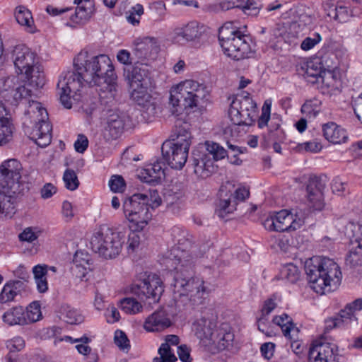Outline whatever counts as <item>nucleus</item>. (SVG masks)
Returning <instances> with one entry per match:
<instances>
[{
	"label": "nucleus",
	"instance_id": "14",
	"mask_svg": "<svg viewBox=\"0 0 362 362\" xmlns=\"http://www.w3.org/2000/svg\"><path fill=\"white\" fill-rule=\"evenodd\" d=\"M249 197L250 191L246 187L234 189L229 183L221 185L216 214L223 218L226 215L233 213L236 210L237 205L245 202Z\"/></svg>",
	"mask_w": 362,
	"mask_h": 362
},
{
	"label": "nucleus",
	"instance_id": "1",
	"mask_svg": "<svg viewBox=\"0 0 362 362\" xmlns=\"http://www.w3.org/2000/svg\"><path fill=\"white\" fill-rule=\"evenodd\" d=\"M96 87L101 98L113 99L117 92V76L110 58L106 54L90 57L81 52L74 59V69L63 74L57 85L61 103L66 109L71 99H81L83 89Z\"/></svg>",
	"mask_w": 362,
	"mask_h": 362
},
{
	"label": "nucleus",
	"instance_id": "32",
	"mask_svg": "<svg viewBox=\"0 0 362 362\" xmlns=\"http://www.w3.org/2000/svg\"><path fill=\"white\" fill-rule=\"evenodd\" d=\"M211 339L220 351L228 349L233 345L234 334L230 331L221 328L211 334Z\"/></svg>",
	"mask_w": 362,
	"mask_h": 362
},
{
	"label": "nucleus",
	"instance_id": "51",
	"mask_svg": "<svg viewBox=\"0 0 362 362\" xmlns=\"http://www.w3.org/2000/svg\"><path fill=\"white\" fill-rule=\"evenodd\" d=\"M115 344L122 351H128L130 348L129 340L122 330H117L114 337Z\"/></svg>",
	"mask_w": 362,
	"mask_h": 362
},
{
	"label": "nucleus",
	"instance_id": "62",
	"mask_svg": "<svg viewBox=\"0 0 362 362\" xmlns=\"http://www.w3.org/2000/svg\"><path fill=\"white\" fill-rule=\"evenodd\" d=\"M88 140L87 137L83 134L78 136L77 140L74 143L75 150L78 153H83L88 148Z\"/></svg>",
	"mask_w": 362,
	"mask_h": 362
},
{
	"label": "nucleus",
	"instance_id": "56",
	"mask_svg": "<svg viewBox=\"0 0 362 362\" xmlns=\"http://www.w3.org/2000/svg\"><path fill=\"white\" fill-rule=\"evenodd\" d=\"M277 296L274 294L269 298L267 299L261 310V313L269 316V314L277 307Z\"/></svg>",
	"mask_w": 362,
	"mask_h": 362
},
{
	"label": "nucleus",
	"instance_id": "31",
	"mask_svg": "<svg viewBox=\"0 0 362 362\" xmlns=\"http://www.w3.org/2000/svg\"><path fill=\"white\" fill-rule=\"evenodd\" d=\"M15 18L18 23L23 26L30 33L35 32L34 20L30 11L24 6H18L15 9Z\"/></svg>",
	"mask_w": 362,
	"mask_h": 362
},
{
	"label": "nucleus",
	"instance_id": "18",
	"mask_svg": "<svg viewBox=\"0 0 362 362\" xmlns=\"http://www.w3.org/2000/svg\"><path fill=\"white\" fill-rule=\"evenodd\" d=\"M147 66L136 64L132 66L124 68V76L127 80L130 88L138 87L152 88L154 86L153 81L150 76V72Z\"/></svg>",
	"mask_w": 362,
	"mask_h": 362
},
{
	"label": "nucleus",
	"instance_id": "24",
	"mask_svg": "<svg viewBox=\"0 0 362 362\" xmlns=\"http://www.w3.org/2000/svg\"><path fill=\"white\" fill-rule=\"evenodd\" d=\"M202 33V27L199 23L191 21L183 26L175 28L173 39L179 43L192 42L199 39Z\"/></svg>",
	"mask_w": 362,
	"mask_h": 362
},
{
	"label": "nucleus",
	"instance_id": "4",
	"mask_svg": "<svg viewBox=\"0 0 362 362\" xmlns=\"http://www.w3.org/2000/svg\"><path fill=\"white\" fill-rule=\"evenodd\" d=\"M230 25L226 23L219 29L218 40L224 54L235 60L252 57L255 49L250 36Z\"/></svg>",
	"mask_w": 362,
	"mask_h": 362
},
{
	"label": "nucleus",
	"instance_id": "58",
	"mask_svg": "<svg viewBox=\"0 0 362 362\" xmlns=\"http://www.w3.org/2000/svg\"><path fill=\"white\" fill-rule=\"evenodd\" d=\"M129 235L127 242V250L129 252H134L139 247L141 241V236L136 233L137 230H134Z\"/></svg>",
	"mask_w": 362,
	"mask_h": 362
},
{
	"label": "nucleus",
	"instance_id": "38",
	"mask_svg": "<svg viewBox=\"0 0 362 362\" xmlns=\"http://www.w3.org/2000/svg\"><path fill=\"white\" fill-rule=\"evenodd\" d=\"M59 317L70 325L80 324L83 321L82 315L69 305H62L59 310Z\"/></svg>",
	"mask_w": 362,
	"mask_h": 362
},
{
	"label": "nucleus",
	"instance_id": "33",
	"mask_svg": "<svg viewBox=\"0 0 362 362\" xmlns=\"http://www.w3.org/2000/svg\"><path fill=\"white\" fill-rule=\"evenodd\" d=\"M151 88L138 87L131 89V97L138 105L146 108L147 110L151 109L155 110V105L151 101V95L148 93V90Z\"/></svg>",
	"mask_w": 362,
	"mask_h": 362
},
{
	"label": "nucleus",
	"instance_id": "13",
	"mask_svg": "<svg viewBox=\"0 0 362 362\" xmlns=\"http://www.w3.org/2000/svg\"><path fill=\"white\" fill-rule=\"evenodd\" d=\"M131 293L141 300L152 299L157 302L164 288L160 277L156 274L140 273L131 285Z\"/></svg>",
	"mask_w": 362,
	"mask_h": 362
},
{
	"label": "nucleus",
	"instance_id": "60",
	"mask_svg": "<svg viewBox=\"0 0 362 362\" xmlns=\"http://www.w3.org/2000/svg\"><path fill=\"white\" fill-rule=\"evenodd\" d=\"M272 322L274 324L279 326L281 328L283 333L284 332V328L290 326L291 324H293L291 319L287 314L275 316L273 318Z\"/></svg>",
	"mask_w": 362,
	"mask_h": 362
},
{
	"label": "nucleus",
	"instance_id": "10",
	"mask_svg": "<svg viewBox=\"0 0 362 362\" xmlns=\"http://www.w3.org/2000/svg\"><path fill=\"white\" fill-rule=\"evenodd\" d=\"M172 235L175 243L171 250L170 260L173 265L187 264V262H196L203 254L193 243V237L186 230L174 228Z\"/></svg>",
	"mask_w": 362,
	"mask_h": 362
},
{
	"label": "nucleus",
	"instance_id": "20",
	"mask_svg": "<svg viewBox=\"0 0 362 362\" xmlns=\"http://www.w3.org/2000/svg\"><path fill=\"white\" fill-rule=\"evenodd\" d=\"M129 122L128 117L124 113L110 110L104 129L105 137L108 140L119 138Z\"/></svg>",
	"mask_w": 362,
	"mask_h": 362
},
{
	"label": "nucleus",
	"instance_id": "23",
	"mask_svg": "<svg viewBox=\"0 0 362 362\" xmlns=\"http://www.w3.org/2000/svg\"><path fill=\"white\" fill-rule=\"evenodd\" d=\"M171 325L169 314L164 309H159L146 319L144 327L148 332H160Z\"/></svg>",
	"mask_w": 362,
	"mask_h": 362
},
{
	"label": "nucleus",
	"instance_id": "59",
	"mask_svg": "<svg viewBox=\"0 0 362 362\" xmlns=\"http://www.w3.org/2000/svg\"><path fill=\"white\" fill-rule=\"evenodd\" d=\"M37 235L30 227L25 228L19 235L18 238L22 242L33 243L37 238Z\"/></svg>",
	"mask_w": 362,
	"mask_h": 362
},
{
	"label": "nucleus",
	"instance_id": "16",
	"mask_svg": "<svg viewBox=\"0 0 362 362\" xmlns=\"http://www.w3.org/2000/svg\"><path fill=\"white\" fill-rule=\"evenodd\" d=\"M31 90L16 76L0 80V94L6 100L16 105L19 101L31 96Z\"/></svg>",
	"mask_w": 362,
	"mask_h": 362
},
{
	"label": "nucleus",
	"instance_id": "50",
	"mask_svg": "<svg viewBox=\"0 0 362 362\" xmlns=\"http://www.w3.org/2000/svg\"><path fill=\"white\" fill-rule=\"evenodd\" d=\"M271 100H267L264 103V105L262 108V115L258 119V127L259 128H263L267 125V123L270 119V113H271Z\"/></svg>",
	"mask_w": 362,
	"mask_h": 362
},
{
	"label": "nucleus",
	"instance_id": "48",
	"mask_svg": "<svg viewBox=\"0 0 362 362\" xmlns=\"http://www.w3.org/2000/svg\"><path fill=\"white\" fill-rule=\"evenodd\" d=\"M78 258V253L76 252L74 259V263L75 266L74 267L72 268V271L73 273L75 274L76 277L80 279L81 282H86L88 280V279L86 278V275L88 273L87 268L85 266V264L79 262Z\"/></svg>",
	"mask_w": 362,
	"mask_h": 362
},
{
	"label": "nucleus",
	"instance_id": "12",
	"mask_svg": "<svg viewBox=\"0 0 362 362\" xmlns=\"http://www.w3.org/2000/svg\"><path fill=\"white\" fill-rule=\"evenodd\" d=\"M23 167L17 159H8L0 165V190L15 198L22 192L21 183Z\"/></svg>",
	"mask_w": 362,
	"mask_h": 362
},
{
	"label": "nucleus",
	"instance_id": "30",
	"mask_svg": "<svg viewBox=\"0 0 362 362\" xmlns=\"http://www.w3.org/2000/svg\"><path fill=\"white\" fill-rule=\"evenodd\" d=\"M172 141L179 144H186L187 147L191 145L192 135L189 132V124L186 122L177 120L171 136Z\"/></svg>",
	"mask_w": 362,
	"mask_h": 362
},
{
	"label": "nucleus",
	"instance_id": "47",
	"mask_svg": "<svg viewBox=\"0 0 362 362\" xmlns=\"http://www.w3.org/2000/svg\"><path fill=\"white\" fill-rule=\"evenodd\" d=\"M42 316L40 305L37 302L31 303L27 308L26 311V323L35 322L38 321Z\"/></svg>",
	"mask_w": 362,
	"mask_h": 362
},
{
	"label": "nucleus",
	"instance_id": "40",
	"mask_svg": "<svg viewBox=\"0 0 362 362\" xmlns=\"http://www.w3.org/2000/svg\"><path fill=\"white\" fill-rule=\"evenodd\" d=\"M205 146L208 154L211 156L214 160H222L227 156L226 150L218 143L207 141Z\"/></svg>",
	"mask_w": 362,
	"mask_h": 362
},
{
	"label": "nucleus",
	"instance_id": "28",
	"mask_svg": "<svg viewBox=\"0 0 362 362\" xmlns=\"http://www.w3.org/2000/svg\"><path fill=\"white\" fill-rule=\"evenodd\" d=\"M323 10L330 18L339 23L346 21L349 16L347 8L336 4L334 0H327L322 4Z\"/></svg>",
	"mask_w": 362,
	"mask_h": 362
},
{
	"label": "nucleus",
	"instance_id": "41",
	"mask_svg": "<svg viewBox=\"0 0 362 362\" xmlns=\"http://www.w3.org/2000/svg\"><path fill=\"white\" fill-rule=\"evenodd\" d=\"M321 102L313 98L305 101L301 107V112L309 117H315L320 111Z\"/></svg>",
	"mask_w": 362,
	"mask_h": 362
},
{
	"label": "nucleus",
	"instance_id": "11",
	"mask_svg": "<svg viewBox=\"0 0 362 362\" xmlns=\"http://www.w3.org/2000/svg\"><path fill=\"white\" fill-rule=\"evenodd\" d=\"M228 115L233 123L231 131L241 125L250 126L253 124L257 115V104L250 93L243 92L233 98Z\"/></svg>",
	"mask_w": 362,
	"mask_h": 362
},
{
	"label": "nucleus",
	"instance_id": "6",
	"mask_svg": "<svg viewBox=\"0 0 362 362\" xmlns=\"http://www.w3.org/2000/svg\"><path fill=\"white\" fill-rule=\"evenodd\" d=\"M209 97V90L205 84L185 80L171 90L170 103L174 107L182 105L185 108H193L203 106Z\"/></svg>",
	"mask_w": 362,
	"mask_h": 362
},
{
	"label": "nucleus",
	"instance_id": "55",
	"mask_svg": "<svg viewBox=\"0 0 362 362\" xmlns=\"http://www.w3.org/2000/svg\"><path fill=\"white\" fill-rule=\"evenodd\" d=\"M243 12L249 16H257L260 9V4L254 0H247L242 6Z\"/></svg>",
	"mask_w": 362,
	"mask_h": 362
},
{
	"label": "nucleus",
	"instance_id": "64",
	"mask_svg": "<svg viewBox=\"0 0 362 362\" xmlns=\"http://www.w3.org/2000/svg\"><path fill=\"white\" fill-rule=\"evenodd\" d=\"M306 151L312 153H317L321 151L322 146L321 143L317 140L305 142L301 144Z\"/></svg>",
	"mask_w": 362,
	"mask_h": 362
},
{
	"label": "nucleus",
	"instance_id": "35",
	"mask_svg": "<svg viewBox=\"0 0 362 362\" xmlns=\"http://www.w3.org/2000/svg\"><path fill=\"white\" fill-rule=\"evenodd\" d=\"M23 286V283L21 281H9L7 282L0 293V303H6L14 300Z\"/></svg>",
	"mask_w": 362,
	"mask_h": 362
},
{
	"label": "nucleus",
	"instance_id": "37",
	"mask_svg": "<svg viewBox=\"0 0 362 362\" xmlns=\"http://www.w3.org/2000/svg\"><path fill=\"white\" fill-rule=\"evenodd\" d=\"M355 309L351 303H347L344 309L341 310L339 316L333 319L331 322L333 327H340L344 324L347 325L352 322H356L357 317L355 315Z\"/></svg>",
	"mask_w": 362,
	"mask_h": 362
},
{
	"label": "nucleus",
	"instance_id": "53",
	"mask_svg": "<svg viewBox=\"0 0 362 362\" xmlns=\"http://www.w3.org/2000/svg\"><path fill=\"white\" fill-rule=\"evenodd\" d=\"M321 40V35L318 33H315L311 36L307 37L303 40L300 45V47L303 50L305 51L310 50L317 44H318Z\"/></svg>",
	"mask_w": 362,
	"mask_h": 362
},
{
	"label": "nucleus",
	"instance_id": "27",
	"mask_svg": "<svg viewBox=\"0 0 362 362\" xmlns=\"http://www.w3.org/2000/svg\"><path fill=\"white\" fill-rule=\"evenodd\" d=\"M321 82V91L323 94L337 95L341 92V81L331 71H324Z\"/></svg>",
	"mask_w": 362,
	"mask_h": 362
},
{
	"label": "nucleus",
	"instance_id": "63",
	"mask_svg": "<svg viewBox=\"0 0 362 362\" xmlns=\"http://www.w3.org/2000/svg\"><path fill=\"white\" fill-rule=\"evenodd\" d=\"M331 187L333 193L341 195L346 190V184L339 178L336 177L332 180Z\"/></svg>",
	"mask_w": 362,
	"mask_h": 362
},
{
	"label": "nucleus",
	"instance_id": "25",
	"mask_svg": "<svg viewBox=\"0 0 362 362\" xmlns=\"http://www.w3.org/2000/svg\"><path fill=\"white\" fill-rule=\"evenodd\" d=\"M165 164L160 161H156L148 164L144 168L139 177L147 183H158L165 176Z\"/></svg>",
	"mask_w": 362,
	"mask_h": 362
},
{
	"label": "nucleus",
	"instance_id": "21",
	"mask_svg": "<svg viewBox=\"0 0 362 362\" xmlns=\"http://www.w3.org/2000/svg\"><path fill=\"white\" fill-rule=\"evenodd\" d=\"M325 183L322 178L311 176L306 186L308 204L315 210L321 211L325 206L324 189Z\"/></svg>",
	"mask_w": 362,
	"mask_h": 362
},
{
	"label": "nucleus",
	"instance_id": "8",
	"mask_svg": "<svg viewBox=\"0 0 362 362\" xmlns=\"http://www.w3.org/2000/svg\"><path fill=\"white\" fill-rule=\"evenodd\" d=\"M16 72L23 74L30 85L36 88H42L45 84L44 74L36 66V54L25 45H18L11 52Z\"/></svg>",
	"mask_w": 362,
	"mask_h": 362
},
{
	"label": "nucleus",
	"instance_id": "44",
	"mask_svg": "<svg viewBox=\"0 0 362 362\" xmlns=\"http://www.w3.org/2000/svg\"><path fill=\"white\" fill-rule=\"evenodd\" d=\"M282 276L290 283H296L300 279L298 268L293 264L285 265L281 270Z\"/></svg>",
	"mask_w": 362,
	"mask_h": 362
},
{
	"label": "nucleus",
	"instance_id": "15",
	"mask_svg": "<svg viewBox=\"0 0 362 362\" xmlns=\"http://www.w3.org/2000/svg\"><path fill=\"white\" fill-rule=\"evenodd\" d=\"M303 223V220H296L293 215L286 210L269 214L262 222L266 230L276 232L296 230L300 228Z\"/></svg>",
	"mask_w": 362,
	"mask_h": 362
},
{
	"label": "nucleus",
	"instance_id": "5",
	"mask_svg": "<svg viewBox=\"0 0 362 362\" xmlns=\"http://www.w3.org/2000/svg\"><path fill=\"white\" fill-rule=\"evenodd\" d=\"M196 262L175 265L174 292L180 296H189L194 304L202 303L205 292L204 281L194 277Z\"/></svg>",
	"mask_w": 362,
	"mask_h": 362
},
{
	"label": "nucleus",
	"instance_id": "22",
	"mask_svg": "<svg viewBox=\"0 0 362 362\" xmlns=\"http://www.w3.org/2000/svg\"><path fill=\"white\" fill-rule=\"evenodd\" d=\"M134 59H136V64L141 66H148V61L152 58V55L158 52V46L153 38L145 37L141 40H137L134 43L133 49Z\"/></svg>",
	"mask_w": 362,
	"mask_h": 362
},
{
	"label": "nucleus",
	"instance_id": "29",
	"mask_svg": "<svg viewBox=\"0 0 362 362\" xmlns=\"http://www.w3.org/2000/svg\"><path fill=\"white\" fill-rule=\"evenodd\" d=\"M94 12L93 3L85 1L84 4L76 7L75 13L70 18L71 22L74 25H83L90 21Z\"/></svg>",
	"mask_w": 362,
	"mask_h": 362
},
{
	"label": "nucleus",
	"instance_id": "54",
	"mask_svg": "<svg viewBox=\"0 0 362 362\" xmlns=\"http://www.w3.org/2000/svg\"><path fill=\"white\" fill-rule=\"evenodd\" d=\"M117 59L119 62L124 65L136 64V59H134V54H131L126 49H121L117 52Z\"/></svg>",
	"mask_w": 362,
	"mask_h": 362
},
{
	"label": "nucleus",
	"instance_id": "43",
	"mask_svg": "<svg viewBox=\"0 0 362 362\" xmlns=\"http://www.w3.org/2000/svg\"><path fill=\"white\" fill-rule=\"evenodd\" d=\"M160 357L153 358V362H175L177 357L171 348H168L167 344H162L158 349Z\"/></svg>",
	"mask_w": 362,
	"mask_h": 362
},
{
	"label": "nucleus",
	"instance_id": "7",
	"mask_svg": "<svg viewBox=\"0 0 362 362\" xmlns=\"http://www.w3.org/2000/svg\"><path fill=\"white\" fill-rule=\"evenodd\" d=\"M124 235L107 226L99 227L92 235L90 246L95 252L105 259L115 258L120 253Z\"/></svg>",
	"mask_w": 362,
	"mask_h": 362
},
{
	"label": "nucleus",
	"instance_id": "45",
	"mask_svg": "<svg viewBox=\"0 0 362 362\" xmlns=\"http://www.w3.org/2000/svg\"><path fill=\"white\" fill-rule=\"evenodd\" d=\"M63 180L67 189L74 191L79 186V180L74 170L66 169L63 175Z\"/></svg>",
	"mask_w": 362,
	"mask_h": 362
},
{
	"label": "nucleus",
	"instance_id": "17",
	"mask_svg": "<svg viewBox=\"0 0 362 362\" xmlns=\"http://www.w3.org/2000/svg\"><path fill=\"white\" fill-rule=\"evenodd\" d=\"M189 149L186 144L166 141L162 145L161 152L163 159L169 166L180 170L187 162Z\"/></svg>",
	"mask_w": 362,
	"mask_h": 362
},
{
	"label": "nucleus",
	"instance_id": "3",
	"mask_svg": "<svg viewBox=\"0 0 362 362\" xmlns=\"http://www.w3.org/2000/svg\"><path fill=\"white\" fill-rule=\"evenodd\" d=\"M162 202L158 192L149 189L144 193H136L127 198L123 202L125 217L131 223L134 230H142L152 218L150 208L154 209Z\"/></svg>",
	"mask_w": 362,
	"mask_h": 362
},
{
	"label": "nucleus",
	"instance_id": "2",
	"mask_svg": "<svg viewBox=\"0 0 362 362\" xmlns=\"http://www.w3.org/2000/svg\"><path fill=\"white\" fill-rule=\"evenodd\" d=\"M305 270L310 288L321 295L336 290L342 278L339 265L326 257H315L306 261Z\"/></svg>",
	"mask_w": 362,
	"mask_h": 362
},
{
	"label": "nucleus",
	"instance_id": "19",
	"mask_svg": "<svg viewBox=\"0 0 362 362\" xmlns=\"http://www.w3.org/2000/svg\"><path fill=\"white\" fill-rule=\"evenodd\" d=\"M337 352L334 345L316 340L309 348L308 359L310 362H339Z\"/></svg>",
	"mask_w": 362,
	"mask_h": 362
},
{
	"label": "nucleus",
	"instance_id": "42",
	"mask_svg": "<svg viewBox=\"0 0 362 362\" xmlns=\"http://www.w3.org/2000/svg\"><path fill=\"white\" fill-rule=\"evenodd\" d=\"M120 307L127 314H136L142 310L141 304L133 298H123Z\"/></svg>",
	"mask_w": 362,
	"mask_h": 362
},
{
	"label": "nucleus",
	"instance_id": "36",
	"mask_svg": "<svg viewBox=\"0 0 362 362\" xmlns=\"http://www.w3.org/2000/svg\"><path fill=\"white\" fill-rule=\"evenodd\" d=\"M346 262L353 267L362 264V239L351 240Z\"/></svg>",
	"mask_w": 362,
	"mask_h": 362
},
{
	"label": "nucleus",
	"instance_id": "26",
	"mask_svg": "<svg viewBox=\"0 0 362 362\" xmlns=\"http://www.w3.org/2000/svg\"><path fill=\"white\" fill-rule=\"evenodd\" d=\"M322 132L325 138L332 144L344 143L348 139L346 130L332 122L323 124Z\"/></svg>",
	"mask_w": 362,
	"mask_h": 362
},
{
	"label": "nucleus",
	"instance_id": "57",
	"mask_svg": "<svg viewBox=\"0 0 362 362\" xmlns=\"http://www.w3.org/2000/svg\"><path fill=\"white\" fill-rule=\"evenodd\" d=\"M25 346V341L21 337H16L6 341V347L11 352L19 351Z\"/></svg>",
	"mask_w": 362,
	"mask_h": 362
},
{
	"label": "nucleus",
	"instance_id": "46",
	"mask_svg": "<svg viewBox=\"0 0 362 362\" xmlns=\"http://www.w3.org/2000/svg\"><path fill=\"white\" fill-rule=\"evenodd\" d=\"M14 129L12 122L0 125V146L6 145L12 140Z\"/></svg>",
	"mask_w": 362,
	"mask_h": 362
},
{
	"label": "nucleus",
	"instance_id": "9",
	"mask_svg": "<svg viewBox=\"0 0 362 362\" xmlns=\"http://www.w3.org/2000/svg\"><path fill=\"white\" fill-rule=\"evenodd\" d=\"M48 113L41 104L35 100L28 101V107L25 111V122L34 123L30 133L31 138L40 147L48 146L52 139V126L47 122Z\"/></svg>",
	"mask_w": 362,
	"mask_h": 362
},
{
	"label": "nucleus",
	"instance_id": "39",
	"mask_svg": "<svg viewBox=\"0 0 362 362\" xmlns=\"http://www.w3.org/2000/svg\"><path fill=\"white\" fill-rule=\"evenodd\" d=\"M3 320L8 325H23L26 323L23 308L16 306L9 309L4 314Z\"/></svg>",
	"mask_w": 362,
	"mask_h": 362
},
{
	"label": "nucleus",
	"instance_id": "34",
	"mask_svg": "<svg viewBox=\"0 0 362 362\" xmlns=\"http://www.w3.org/2000/svg\"><path fill=\"white\" fill-rule=\"evenodd\" d=\"M302 74L305 79L311 83H320L323 72L320 66L315 64L313 62H308L300 67Z\"/></svg>",
	"mask_w": 362,
	"mask_h": 362
},
{
	"label": "nucleus",
	"instance_id": "49",
	"mask_svg": "<svg viewBox=\"0 0 362 362\" xmlns=\"http://www.w3.org/2000/svg\"><path fill=\"white\" fill-rule=\"evenodd\" d=\"M194 165L196 173H202L204 170L210 171V168L213 167V163L210 159H207V155L203 156L199 159L195 158Z\"/></svg>",
	"mask_w": 362,
	"mask_h": 362
},
{
	"label": "nucleus",
	"instance_id": "52",
	"mask_svg": "<svg viewBox=\"0 0 362 362\" xmlns=\"http://www.w3.org/2000/svg\"><path fill=\"white\" fill-rule=\"evenodd\" d=\"M110 189L114 192H122L125 189V181L121 175H112L109 181Z\"/></svg>",
	"mask_w": 362,
	"mask_h": 362
},
{
	"label": "nucleus",
	"instance_id": "61",
	"mask_svg": "<svg viewBox=\"0 0 362 362\" xmlns=\"http://www.w3.org/2000/svg\"><path fill=\"white\" fill-rule=\"evenodd\" d=\"M190 348L185 344L180 345L177 347V354L182 362H192V358L190 356Z\"/></svg>",
	"mask_w": 362,
	"mask_h": 362
}]
</instances>
